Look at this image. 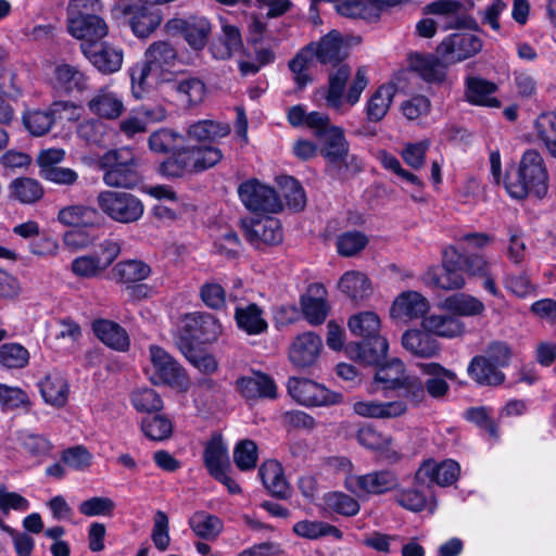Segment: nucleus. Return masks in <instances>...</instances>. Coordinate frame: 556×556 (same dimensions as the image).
Listing matches in <instances>:
<instances>
[{"label":"nucleus","mask_w":556,"mask_h":556,"mask_svg":"<svg viewBox=\"0 0 556 556\" xmlns=\"http://www.w3.org/2000/svg\"><path fill=\"white\" fill-rule=\"evenodd\" d=\"M351 75L348 65L339 66L329 75V87L326 96L327 105L337 112L343 113V91Z\"/></svg>","instance_id":"46"},{"label":"nucleus","mask_w":556,"mask_h":556,"mask_svg":"<svg viewBox=\"0 0 556 556\" xmlns=\"http://www.w3.org/2000/svg\"><path fill=\"white\" fill-rule=\"evenodd\" d=\"M238 392L247 400L277 397V386L273 378L264 372L253 371L236 381Z\"/></svg>","instance_id":"22"},{"label":"nucleus","mask_w":556,"mask_h":556,"mask_svg":"<svg viewBox=\"0 0 556 556\" xmlns=\"http://www.w3.org/2000/svg\"><path fill=\"white\" fill-rule=\"evenodd\" d=\"M466 99L475 105L500 108L501 102L493 97L497 86L478 77H469L466 83Z\"/></svg>","instance_id":"37"},{"label":"nucleus","mask_w":556,"mask_h":556,"mask_svg":"<svg viewBox=\"0 0 556 556\" xmlns=\"http://www.w3.org/2000/svg\"><path fill=\"white\" fill-rule=\"evenodd\" d=\"M144 62L151 65L153 71H167L173 67L178 59L176 48L168 41H155L144 52Z\"/></svg>","instance_id":"38"},{"label":"nucleus","mask_w":556,"mask_h":556,"mask_svg":"<svg viewBox=\"0 0 556 556\" xmlns=\"http://www.w3.org/2000/svg\"><path fill=\"white\" fill-rule=\"evenodd\" d=\"M97 216L98 213L94 208L84 205H71L59 212L58 219L64 225L77 228L93 225Z\"/></svg>","instance_id":"54"},{"label":"nucleus","mask_w":556,"mask_h":556,"mask_svg":"<svg viewBox=\"0 0 556 556\" xmlns=\"http://www.w3.org/2000/svg\"><path fill=\"white\" fill-rule=\"evenodd\" d=\"M203 459L205 467L213 478L225 470H229L227 446L224 444L220 435H213L206 443Z\"/></svg>","instance_id":"39"},{"label":"nucleus","mask_w":556,"mask_h":556,"mask_svg":"<svg viewBox=\"0 0 556 556\" xmlns=\"http://www.w3.org/2000/svg\"><path fill=\"white\" fill-rule=\"evenodd\" d=\"M339 289L352 301L359 302L371 294V283L361 271H346L339 280Z\"/></svg>","instance_id":"44"},{"label":"nucleus","mask_w":556,"mask_h":556,"mask_svg":"<svg viewBox=\"0 0 556 556\" xmlns=\"http://www.w3.org/2000/svg\"><path fill=\"white\" fill-rule=\"evenodd\" d=\"M238 193L244 206L251 212L277 213L282 208V202L275 189L257 180L242 182Z\"/></svg>","instance_id":"9"},{"label":"nucleus","mask_w":556,"mask_h":556,"mask_svg":"<svg viewBox=\"0 0 556 556\" xmlns=\"http://www.w3.org/2000/svg\"><path fill=\"white\" fill-rule=\"evenodd\" d=\"M258 476L273 496L286 498L289 495V484L278 462L271 459L264 462L258 469Z\"/></svg>","instance_id":"36"},{"label":"nucleus","mask_w":556,"mask_h":556,"mask_svg":"<svg viewBox=\"0 0 556 556\" xmlns=\"http://www.w3.org/2000/svg\"><path fill=\"white\" fill-rule=\"evenodd\" d=\"M182 330L192 340L201 343L215 341L222 332L218 320L208 313L187 314L182 320Z\"/></svg>","instance_id":"18"},{"label":"nucleus","mask_w":556,"mask_h":556,"mask_svg":"<svg viewBox=\"0 0 556 556\" xmlns=\"http://www.w3.org/2000/svg\"><path fill=\"white\" fill-rule=\"evenodd\" d=\"M308 293L301 298L304 317L311 325H320L328 315V304L325 300L326 289L320 283L308 287Z\"/></svg>","instance_id":"31"},{"label":"nucleus","mask_w":556,"mask_h":556,"mask_svg":"<svg viewBox=\"0 0 556 556\" xmlns=\"http://www.w3.org/2000/svg\"><path fill=\"white\" fill-rule=\"evenodd\" d=\"M124 16L128 17V24L135 36L147 38L160 26L162 16L157 11L144 5L125 3L119 7Z\"/></svg>","instance_id":"19"},{"label":"nucleus","mask_w":556,"mask_h":556,"mask_svg":"<svg viewBox=\"0 0 556 556\" xmlns=\"http://www.w3.org/2000/svg\"><path fill=\"white\" fill-rule=\"evenodd\" d=\"M457 262L463 274L478 278L488 275L492 266L484 255L478 253L460 254L457 256Z\"/></svg>","instance_id":"63"},{"label":"nucleus","mask_w":556,"mask_h":556,"mask_svg":"<svg viewBox=\"0 0 556 556\" xmlns=\"http://www.w3.org/2000/svg\"><path fill=\"white\" fill-rule=\"evenodd\" d=\"M459 476V465L447 459L437 464L432 459H428L421 464L415 473V480L419 484L435 483L441 486H446L454 483Z\"/></svg>","instance_id":"17"},{"label":"nucleus","mask_w":556,"mask_h":556,"mask_svg":"<svg viewBox=\"0 0 556 556\" xmlns=\"http://www.w3.org/2000/svg\"><path fill=\"white\" fill-rule=\"evenodd\" d=\"M80 50L85 58L101 73L110 75L118 72L123 64L124 53L105 41L81 42Z\"/></svg>","instance_id":"11"},{"label":"nucleus","mask_w":556,"mask_h":556,"mask_svg":"<svg viewBox=\"0 0 556 556\" xmlns=\"http://www.w3.org/2000/svg\"><path fill=\"white\" fill-rule=\"evenodd\" d=\"M150 361L152 365L150 380L152 383L179 389L188 387L189 382L185 369L164 349L151 345Z\"/></svg>","instance_id":"8"},{"label":"nucleus","mask_w":556,"mask_h":556,"mask_svg":"<svg viewBox=\"0 0 556 556\" xmlns=\"http://www.w3.org/2000/svg\"><path fill=\"white\" fill-rule=\"evenodd\" d=\"M421 326L430 334L454 338L463 332L462 324L451 315H430L422 319Z\"/></svg>","instance_id":"47"},{"label":"nucleus","mask_w":556,"mask_h":556,"mask_svg":"<svg viewBox=\"0 0 556 556\" xmlns=\"http://www.w3.org/2000/svg\"><path fill=\"white\" fill-rule=\"evenodd\" d=\"M418 367L428 377L424 381L426 396L429 395L435 400L444 399L450 391L447 381H454L456 374L439 363H420Z\"/></svg>","instance_id":"23"},{"label":"nucleus","mask_w":556,"mask_h":556,"mask_svg":"<svg viewBox=\"0 0 556 556\" xmlns=\"http://www.w3.org/2000/svg\"><path fill=\"white\" fill-rule=\"evenodd\" d=\"M55 88L68 93L79 94L89 89V77L77 66L71 64H59L54 68Z\"/></svg>","instance_id":"29"},{"label":"nucleus","mask_w":556,"mask_h":556,"mask_svg":"<svg viewBox=\"0 0 556 556\" xmlns=\"http://www.w3.org/2000/svg\"><path fill=\"white\" fill-rule=\"evenodd\" d=\"M235 318L239 329L250 336L261 334L268 328V324L263 317V311L254 303L243 307L238 306Z\"/></svg>","instance_id":"41"},{"label":"nucleus","mask_w":556,"mask_h":556,"mask_svg":"<svg viewBox=\"0 0 556 556\" xmlns=\"http://www.w3.org/2000/svg\"><path fill=\"white\" fill-rule=\"evenodd\" d=\"M412 68L428 83H441L445 79V68L450 65L439 54L416 55L412 59Z\"/></svg>","instance_id":"40"},{"label":"nucleus","mask_w":556,"mask_h":556,"mask_svg":"<svg viewBox=\"0 0 556 556\" xmlns=\"http://www.w3.org/2000/svg\"><path fill=\"white\" fill-rule=\"evenodd\" d=\"M70 33L83 42L101 41L109 33L105 21L99 14L72 16L68 22Z\"/></svg>","instance_id":"26"},{"label":"nucleus","mask_w":556,"mask_h":556,"mask_svg":"<svg viewBox=\"0 0 556 556\" xmlns=\"http://www.w3.org/2000/svg\"><path fill=\"white\" fill-rule=\"evenodd\" d=\"M189 526L197 536L205 540L216 539L223 530V521L203 510L195 511L190 517Z\"/></svg>","instance_id":"49"},{"label":"nucleus","mask_w":556,"mask_h":556,"mask_svg":"<svg viewBox=\"0 0 556 556\" xmlns=\"http://www.w3.org/2000/svg\"><path fill=\"white\" fill-rule=\"evenodd\" d=\"M293 531L299 536L309 540H317L327 535H332L339 540L342 538V532L337 527L324 521L302 520L293 526Z\"/></svg>","instance_id":"56"},{"label":"nucleus","mask_w":556,"mask_h":556,"mask_svg":"<svg viewBox=\"0 0 556 556\" xmlns=\"http://www.w3.org/2000/svg\"><path fill=\"white\" fill-rule=\"evenodd\" d=\"M182 136L172 129L161 128L148 138L149 149L154 153L172 152L160 165V173L168 178H179L188 173H200L215 166L223 157L217 147L192 146L178 147Z\"/></svg>","instance_id":"1"},{"label":"nucleus","mask_w":556,"mask_h":556,"mask_svg":"<svg viewBox=\"0 0 556 556\" xmlns=\"http://www.w3.org/2000/svg\"><path fill=\"white\" fill-rule=\"evenodd\" d=\"M312 45L313 56L315 55L317 61L325 65L337 66L349 54L348 46L337 30H331L321 37L317 43Z\"/></svg>","instance_id":"24"},{"label":"nucleus","mask_w":556,"mask_h":556,"mask_svg":"<svg viewBox=\"0 0 556 556\" xmlns=\"http://www.w3.org/2000/svg\"><path fill=\"white\" fill-rule=\"evenodd\" d=\"M424 281L427 286L446 291L462 289L466 283L458 262L448 258L447 252L444 253L442 268H429L424 275Z\"/></svg>","instance_id":"16"},{"label":"nucleus","mask_w":556,"mask_h":556,"mask_svg":"<svg viewBox=\"0 0 556 556\" xmlns=\"http://www.w3.org/2000/svg\"><path fill=\"white\" fill-rule=\"evenodd\" d=\"M353 409L355 414L365 418L391 419L405 415L408 408L403 400L389 402L370 400L355 402Z\"/></svg>","instance_id":"27"},{"label":"nucleus","mask_w":556,"mask_h":556,"mask_svg":"<svg viewBox=\"0 0 556 556\" xmlns=\"http://www.w3.org/2000/svg\"><path fill=\"white\" fill-rule=\"evenodd\" d=\"M167 86L172 91L176 92L181 102L188 105L201 103L205 96L204 83L195 77L167 80Z\"/></svg>","instance_id":"42"},{"label":"nucleus","mask_w":556,"mask_h":556,"mask_svg":"<svg viewBox=\"0 0 556 556\" xmlns=\"http://www.w3.org/2000/svg\"><path fill=\"white\" fill-rule=\"evenodd\" d=\"M9 197L22 204H34L43 197V188L35 178L18 177L10 182Z\"/></svg>","instance_id":"43"},{"label":"nucleus","mask_w":556,"mask_h":556,"mask_svg":"<svg viewBox=\"0 0 556 556\" xmlns=\"http://www.w3.org/2000/svg\"><path fill=\"white\" fill-rule=\"evenodd\" d=\"M92 330L97 338L106 346L125 352L130 341L126 330L117 323L108 319H97L92 323Z\"/></svg>","instance_id":"32"},{"label":"nucleus","mask_w":556,"mask_h":556,"mask_svg":"<svg viewBox=\"0 0 556 556\" xmlns=\"http://www.w3.org/2000/svg\"><path fill=\"white\" fill-rule=\"evenodd\" d=\"M463 4L453 0H437L426 7L425 14L435 15L438 20L425 17L416 25L417 34L424 38H432L439 26L443 30L448 29H478V23L463 10Z\"/></svg>","instance_id":"4"},{"label":"nucleus","mask_w":556,"mask_h":556,"mask_svg":"<svg viewBox=\"0 0 556 556\" xmlns=\"http://www.w3.org/2000/svg\"><path fill=\"white\" fill-rule=\"evenodd\" d=\"M21 446L33 457H43L52 450L51 442L43 435L28 431L18 432Z\"/></svg>","instance_id":"62"},{"label":"nucleus","mask_w":556,"mask_h":556,"mask_svg":"<svg viewBox=\"0 0 556 556\" xmlns=\"http://www.w3.org/2000/svg\"><path fill=\"white\" fill-rule=\"evenodd\" d=\"M141 430L152 441H163L173 432L172 421L162 415L144 417L141 421Z\"/></svg>","instance_id":"58"},{"label":"nucleus","mask_w":556,"mask_h":556,"mask_svg":"<svg viewBox=\"0 0 556 556\" xmlns=\"http://www.w3.org/2000/svg\"><path fill=\"white\" fill-rule=\"evenodd\" d=\"M97 202L103 213L124 224L137 222L143 214L142 202L134 194L105 190L98 194Z\"/></svg>","instance_id":"5"},{"label":"nucleus","mask_w":556,"mask_h":556,"mask_svg":"<svg viewBox=\"0 0 556 556\" xmlns=\"http://www.w3.org/2000/svg\"><path fill=\"white\" fill-rule=\"evenodd\" d=\"M406 351L418 357H433L440 348L438 341L427 330H408L402 336Z\"/></svg>","instance_id":"34"},{"label":"nucleus","mask_w":556,"mask_h":556,"mask_svg":"<svg viewBox=\"0 0 556 556\" xmlns=\"http://www.w3.org/2000/svg\"><path fill=\"white\" fill-rule=\"evenodd\" d=\"M106 168L103 175L105 185L115 188H132L137 186L141 176L138 167H121V166H101Z\"/></svg>","instance_id":"52"},{"label":"nucleus","mask_w":556,"mask_h":556,"mask_svg":"<svg viewBox=\"0 0 556 556\" xmlns=\"http://www.w3.org/2000/svg\"><path fill=\"white\" fill-rule=\"evenodd\" d=\"M87 108L100 119H117L125 111L122 97L108 86L99 88L88 100Z\"/></svg>","instance_id":"21"},{"label":"nucleus","mask_w":556,"mask_h":556,"mask_svg":"<svg viewBox=\"0 0 556 556\" xmlns=\"http://www.w3.org/2000/svg\"><path fill=\"white\" fill-rule=\"evenodd\" d=\"M534 128L539 139L549 154L556 159V114L543 113L535 119Z\"/></svg>","instance_id":"57"},{"label":"nucleus","mask_w":556,"mask_h":556,"mask_svg":"<svg viewBox=\"0 0 556 556\" xmlns=\"http://www.w3.org/2000/svg\"><path fill=\"white\" fill-rule=\"evenodd\" d=\"M406 376L403 362L394 358L377 369L375 380L382 383L383 389L396 391Z\"/></svg>","instance_id":"53"},{"label":"nucleus","mask_w":556,"mask_h":556,"mask_svg":"<svg viewBox=\"0 0 556 556\" xmlns=\"http://www.w3.org/2000/svg\"><path fill=\"white\" fill-rule=\"evenodd\" d=\"M313 59V45L303 48L296 55L290 60L289 68L292 73V78L299 89L304 88L312 81L308 74L309 63Z\"/></svg>","instance_id":"55"},{"label":"nucleus","mask_w":556,"mask_h":556,"mask_svg":"<svg viewBox=\"0 0 556 556\" xmlns=\"http://www.w3.org/2000/svg\"><path fill=\"white\" fill-rule=\"evenodd\" d=\"M233 462L242 471L255 468L257 462V446L255 442L248 439L238 442L233 450Z\"/></svg>","instance_id":"64"},{"label":"nucleus","mask_w":556,"mask_h":556,"mask_svg":"<svg viewBox=\"0 0 556 556\" xmlns=\"http://www.w3.org/2000/svg\"><path fill=\"white\" fill-rule=\"evenodd\" d=\"M29 362V352L20 343H4L0 346V364L9 369L24 368Z\"/></svg>","instance_id":"59"},{"label":"nucleus","mask_w":556,"mask_h":556,"mask_svg":"<svg viewBox=\"0 0 556 556\" xmlns=\"http://www.w3.org/2000/svg\"><path fill=\"white\" fill-rule=\"evenodd\" d=\"M482 40L470 33H454L446 36L437 47V54L447 64L467 60L482 49Z\"/></svg>","instance_id":"10"},{"label":"nucleus","mask_w":556,"mask_h":556,"mask_svg":"<svg viewBox=\"0 0 556 556\" xmlns=\"http://www.w3.org/2000/svg\"><path fill=\"white\" fill-rule=\"evenodd\" d=\"M409 0H372L365 5H343L345 13L363 15L367 21H376L379 18L381 12L390 7L401 5Z\"/></svg>","instance_id":"60"},{"label":"nucleus","mask_w":556,"mask_h":556,"mask_svg":"<svg viewBox=\"0 0 556 556\" xmlns=\"http://www.w3.org/2000/svg\"><path fill=\"white\" fill-rule=\"evenodd\" d=\"M76 132L87 146L101 147L109 134V126L98 117H90L78 124Z\"/></svg>","instance_id":"51"},{"label":"nucleus","mask_w":556,"mask_h":556,"mask_svg":"<svg viewBox=\"0 0 556 556\" xmlns=\"http://www.w3.org/2000/svg\"><path fill=\"white\" fill-rule=\"evenodd\" d=\"M429 304L427 299L416 291L402 292L393 302L391 316L414 319L425 315Z\"/></svg>","instance_id":"33"},{"label":"nucleus","mask_w":556,"mask_h":556,"mask_svg":"<svg viewBox=\"0 0 556 556\" xmlns=\"http://www.w3.org/2000/svg\"><path fill=\"white\" fill-rule=\"evenodd\" d=\"M468 376L479 386L498 387L505 382L506 376L498 367L481 354L475 355L467 367Z\"/></svg>","instance_id":"30"},{"label":"nucleus","mask_w":556,"mask_h":556,"mask_svg":"<svg viewBox=\"0 0 556 556\" xmlns=\"http://www.w3.org/2000/svg\"><path fill=\"white\" fill-rule=\"evenodd\" d=\"M395 94L391 85L380 86L370 97L366 105V117L369 122L378 123L387 115Z\"/></svg>","instance_id":"45"},{"label":"nucleus","mask_w":556,"mask_h":556,"mask_svg":"<svg viewBox=\"0 0 556 556\" xmlns=\"http://www.w3.org/2000/svg\"><path fill=\"white\" fill-rule=\"evenodd\" d=\"M397 478L390 470L372 471L348 479L346 485L354 493L381 494L393 490Z\"/></svg>","instance_id":"20"},{"label":"nucleus","mask_w":556,"mask_h":556,"mask_svg":"<svg viewBox=\"0 0 556 556\" xmlns=\"http://www.w3.org/2000/svg\"><path fill=\"white\" fill-rule=\"evenodd\" d=\"M77 105L72 101H55L48 110L29 111L23 116V124L33 136H43L61 118V114L68 110H76Z\"/></svg>","instance_id":"12"},{"label":"nucleus","mask_w":556,"mask_h":556,"mask_svg":"<svg viewBox=\"0 0 556 556\" xmlns=\"http://www.w3.org/2000/svg\"><path fill=\"white\" fill-rule=\"evenodd\" d=\"M428 491V484H419L415 481L413 486L403 488L396 491L395 502L407 510L415 513L421 511L427 505Z\"/></svg>","instance_id":"48"},{"label":"nucleus","mask_w":556,"mask_h":556,"mask_svg":"<svg viewBox=\"0 0 556 556\" xmlns=\"http://www.w3.org/2000/svg\"><path fill=\"white\" fill-rule=\"evenodd\" d=\"M320 153L327 162L326 172L333 178H341L342 170L348 168L350 144L344 130L339 126L328 128L320 132Z\"/></svg>","instance_id":"6"},{"label":"nucleus","mask_w":556,"mask_h":556,"mask_svg":"<svg viewBox=\"0 0 556 556\" xmlns=\"http://www.w3.org/2000/svg\"><path fill=\"white\" fill-rule=\"evenodd\" d=\"M481 355L503 370V368L509 366L514 353L507 342L493 340L485 345Z\"/></svg>","instance_id":"61"},{"label":"nucleus","mask_w":556,"mask_h":556,"mask_svg":"<svg viewBox=\"0 0 556 556\" xmlns=\"http://www.w3.org/2000/svg\"><path fill=\"white\" fill-rule=\"evenodd\" d=\"M150 274V266L138 260L118 262L113 268L114 278L122 283H135L144 280Z\"/></svg>","instance_id":"50"},{"label":"nucleus","mask_w":556,"mask_h":556,"mask_svg":"<svg viewBox=\"0 0 556 556\" xmlns=\"http://www.w3.org/2000/svg\"><path fill=\"white\" fill-rule=\"evenodd\" d=\"M242 227L247 240L258 249L263 244L275 245L282 241L281 224L275 217L244 220Z\"/></svg>","instance_id":"13"},{"label":"nucleus","mask_w":556,"mask_h":556,"mask_svg":"<svg viewBox=\"0 0 556 556\" xmlns=\"http://www.w3.org/2000/svg\"><path fill=\"white\" fill-rule=\"evenodd\" d=\"M323 349L319 336L307 331L295 337L289 348V359L300 369L309 368L316 364Z\"/></svg>","instance_id":"14"},{"label":"nucleus","mask_w":556,"mask_h":556,"mask_svg":"<svg viewBox=\"0 0 556 556\" xmlns=\"http://www.w3.org/2000/svg\"><path fill=\"white\" fill-rule=\"evenodd\" d=\"M220 33L210 46V52L216 60H229L243 50L240 28L227 17H219Z\"/></svg>","instance_id":"15"},{"label":"nucleus","mask_w":556,"mask_h":556,"mask_svg":"<svg viewBox=\"0 0 556 556\" xmlns=\"http://www.w3.org/2000/svg\"><path fill=\"white\" fill-rule=\"evenodd\" d=\"M166 26L180 29L185 40L193 50H202L212 31L211 23L205 17H190L186 21L172 20Z\"/></svg>","instance_id":"25"},{"label":"nucleus","mask_w":556,"mask_h":556,"mask_svg":"<svg viewBox=\"0 0 556 556\" xmlns=\"http://www.w3.org/2000/svg\"><path fill=\"white\" fill-rule=\"evenodd\" d=\"M504 185L514 199L544 198L548 190V172L541 153L533 149L527 150L518 167L507 172Z\"/></svg>","instance_id":"2"},{"label":"nucleus","mask_w":556,"mask_h":556,"mask_svg":"<svg viewBox=\"0 0 556 556\" xmlns=\"http://www.w3.org/2000/svg\"><path fill=\"white\" fill-rule=\"evenodd\" d=\"M350 331L363 340L355 346L357 358L367 365H380L388 352L387 339L379 334L380 318L374 312H362L349 319Z\"/></svg>","instance_id":"3"},{"label":"nucleus","mask_w":556,"mask_h":556,"mask_svg":"<svg viewBox=\"0 0 556 556\" xmlns=\"http://www.w3.org/2000/svg\"><path fill=\"white\" fill-rule=\"evenodd\" d=\"M39 391L47 404L62 407L67 402L68 384L65 378L59 372H49L38 382Z\"/></svg>","instance_id":"35"},{"label":"nucleus","mask_w":556,"mask_h":556,"mask_svg":"<svg viewBox=\"0 0 556 556\" xmlns=\"http://www.w3.org/2000/svg\"><path fill=\"white\" fill-rule=\"evenodd\" d=\"M288 393L299 404L306 407L330 406L342 402V394L330 391L311 379L291 377Z\"/></svg>","instance_id":"7"},{"label":"nucleus","mask_w":556,"mask_h":556,"mask_svg":"<svg viewBox=\"0 0 556 556\" xmlns=\"http://www.w3.org/2000/svg\"><path fill=\"white\" fill-rule=\"evenodd\" d=\"M230 131L231 127L228 123L215 119H200L187 127L186 135L190 140L214 147V143L229 136Z\"/></svg>","instance_id":"28"}]
</instances>
